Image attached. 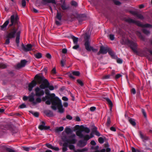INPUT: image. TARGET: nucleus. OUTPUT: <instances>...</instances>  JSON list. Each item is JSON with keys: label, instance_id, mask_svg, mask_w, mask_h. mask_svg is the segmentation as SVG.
<instances>
[{"label": "nucleus", "instance_id": "4c0bfd02", "mask_svg": "<svg viewBox=\"0 0 152 152\" xmlns=\"http://www.w3.org/2000/svg\"><path fill=\"white\" fill-rule=\"evenodd\" d=\"M78 83L81 86H83V82L80 80L78 79L77 80Z\"/></svg>", "mask_w": 152, "mask_h": 152}, {"label": "nucleus", "instance_id": "79ce46f5", "mask_svg": "<svg viewBox=\"0 0 152 152\" xmlns=\"http://www.w3.org/2000/svg\"><path fill=\"white\" fill-rule=\"evenodd\" d=\"M110 75H109L104 76L103 77L102 79H107L110 78Z\"/></svg>", "mask_w": 152, "mask_h": 152}, {"label": "nucleus", "instance_id": "a211bd4d", "mask_svg": "<svg viewBox=\"0 0 152 152\" xmlns=\"http://www.w3.org/2000/svg\"><path fill=\"white\" fill-rule=\"evenodd\" d=\"M128 121L133 126H135L136 125V123L135 122V120L133 118H128Z\"/></svg>", "mask_w": 152, "mask_h": 152}, {"label": "nucleus", "instance_id": "5fc2aeb1", "mask_svg": "<svg viewBox=\"0 0 152 152\" xmlns=\"http://www.w3.org/2000/svg\"><path fill=\"white\" fill-rule=\"evenodd\" d=\"M117 62L119 64H121L122 63V60L120 58H118L117 60Z\"/></svg>", "mask_w": 152, "mask_h": 152}, {"label": "nucleus", "instance_id": "13d9d810", "mask_svg": "<svg viewBox=\"0 0 152 152\" xmlns=\"http://www.w3.org/2000/svg\"><path fill=\"white\" fill-rule=\"evenodd\" d=\"M82 152H84L85 151H88V148H83L81 149Z\"/></svg>", "mask_w": 152, "mask_h": 152}, {"label": "nucleus", "instance_id": "2f4dec72", "mask_svg": "<svg viewBox=\"0 0 152 152\" xmlns=\"http://www.w3.org/2000/svg\"><path fill=\"white\" fill-rule=\"evenodd\" d=\"M29 112L36 117H38L39 116V113L38 112H34L32 111H30Z\"/></svg>", "mask_w": 152, "mask_h": 152}, {"label": "nucleus", "instance_id": "e433bc0d", "mask_svg": "<svg viewBox=\"0 0 152 152\" xmlns=\"http://www.w3.org/2000/svg\"><path fill=\"white\" fill-rule=\"evenodd\" d=\"M69 148L70 149L74 150V152H75V150H76L75 149V146L73 145H70L69 146Z\"/></svg>", "mask_w": 152, "mask_h": 152}, {"label": "nucleus", "instance_id": "f704fd0d", "mask_svg": "<svg viewBox=\"0 0 152 152\" xmlns=\"http://www.w3.org/2000/svg\"><path fill=\"white\" fill-rule=\"evenodd\" d=\"M72 74L73 75L76 76H78L80 75V72L77 71L72 72Z\"/></svg>", "mask_w": 152, "mask_h": 152}, {"label": "nucleus", "instance_id": "bf43d9fd", "mask_svg": "<svg viewBox=\"0 0 152 152\" xmlns=\"http://www.w3.org/2000/svg\"><path fill=\"white\" fill-rule=\"evenodd\" d=\"M7 38V39L6 40L5 43L6 44H8L10 43V38Z\"/></svg>", "mask_w": 152, "mask_h": 152}, {"label": "nucleus", "instance_id": "412c9836", "mask_svg": "<svg viewBox=\"0 0 152 152\" xmlns=\"http://www.w3.org/2000/svg\"><path fill=\"white\" fill-rule=\"evenodd\" d=\"M64 128L63 126L57 127L55 129V131L56 132H58L62 131L64 130Z\"/></svg>", "mask_w": 152, "mask_h": 152}, {"label": "nucleus", "instance_id": "ea45409f", "mask_svg": "<svg viewBox=\"0 0 152 152\" xmlns=\"http://www.w3.org/2000/svg\"><path fill=\"white\" fill-rule=\"evenodd\" d=\"M61 7L63 10H66L67 9V7L66 6L64 3L61 5Z\"/></svg>", "mask_w": 152, "mask_h": 152}, {"label": "nucleus", "instance_id": "69168bd1", "mask_svg": "<svg viewBox=\"0 0 152 152\" xmlns=\"http://www.w3.org/2000/svg\"><path fill=\"white\" fill-rule=\"evenodd\" d=\"M56 23L58 26H60L61 25L60 21H58L56 20Z\"/></svg>", "mask_w": 152, "mask_h": 152}, {"label": "nucleus", "instance_id": "ddd939ff", "mask_svg": "<svg viewBox=\"0 0 152 152\" xmlns=\"http://www.w3.org/2000/svg\"><path fill=\"white\" fill-rule=\"evenodd\" d=\"M87 143V141L85 140H80L78 141L77 145L80 147H83L86 145Z\"/></svg>", "mask_w": 152, "mask_h": 152}, {"label": "nucleus", "instance_id": "680f3d73", "mask_svg": "<svg viewBox=\"0 0 152 152\" xmlns=\"http://www.w3.org/2000/svg\"><path fill=\"white\" fill-rule=\"evenodd\" d=\"M46 56L47 58L49 59H50L51 57V55L49 53L46 54Z\"/></svg>", "mask_w": 152, "mask_h": 152}, {"label": "nucleus", "instance_id": "09e8293b", "mask_svg": "<svg viewBox=\"0 0 152 152\" xmlns=\"http://www.w3.org/2000/svg\"><path fill=\"white\" fill-rule=\"evenodd\" d=\"M71 4L72 5L75 7L77 6V3L74 1H72L71 2Z\"/></svg>", "mask_w": 152, "mask_h": 152}, {"label": "nucleus", "instance_id": "7ed1b4c3", "mask_svg": "<svg viewBox=\"0 0 152 152\" xmlns=\"http://www.w3.org/2000/svg\"><path fill=\"white\" fill-rule=\"evenodd\" d=\"M90 36L89 34H88L86 33L85 35V48L88 51H90L91 50L94 52H96L98 51L97 49H94L93 47L90 46L89 45L90 43L89 41L90 38Z\"/></svg>", "mask_w": 152, "mask_h": 152}, {"label": "nucleus", "instance_id": "20e7f679", "mask_svg": "<svg viewBox=\"0 0 152 152\" xmlns=\"http://www.w3.org/2000/svg\"><path fill=\"white\" fill-rule=\"evenodd\" d=\"M20 32L18 31L15 28H13V29H11L10 31L8 32L6 36V38H9L12 39L14 38L16 36L18 32Z\"/></svg>", "mask_w": 152, "mask_h": 152}, {"label": "nucleus", "instance_id": "3c124183", "mask_svg": "<svg viewBox=\"0 0 152 152\" xmlns=\"http://www.w3.org/2000/svg\"><path fill=\"white\" fill-rule=\"evenodd\" d=\"M69 77L72 79H75V78L73 76V74L72 73H69L68 74Z\"/></svg>", "mask_w": 152, "mask_h": 152}, {"label": "nucleus", "instance_id": "1a4fd4ad", "mask_svg": "<svg viewBox=\"0 0 152 152\" xmlns=\"http://www.w3.org/2000/svg\"><path fill=\"white\" fill-rule=\"evenodd\" d=\"M35 95L37 96H43L44 94V91L38 87L36 88L35 90Z\"/></svg>", "mask_w": 152, "mask_h": 152}, {"label": "nucleus", "instance_id": "f257e3e1", "mask_svg": "<svg viewBox=\"0 0 152 152\" xmlns=\"http://www.w3.org/2000/svg\"><path fill=\"white\" fill-rule=\"evenodd\" d=\"M45 93L47 96H49L51 100L54 101L52 102V106H51L52 109L54 110H56L57 107L59 113H63L64 109L63 108L61 100L57 97H56L54 94H50L49 91H47V90H46Z\"/></svg>", "mask_w": 152, "mask_h": 152}, {"label": "nucleus", "instance_id": "72a5a7b5", "mask_svg": "<svg viewBox=\"0 0 152 152\" xmlns=\"http://www.w3.org/2000/svg\"><path fill=\"white\" fill-rule=\"evenodd\" d=\"M66 60L65 59H62L61 61V64L62 66L63 67L66 63Z\"/></svg>", "mask_w": 152, "mask_h": 152}, {"label": "nucleus", "instance_id": "4d7b16f0", "mask_svg": "<svg viewBox=\"0 0 152 152\" xmlns=\"http://www.w3.org/2000/svg\"><path fill=\"white\" fill-rule=\"evenodd\" d=\"M96 109V107H92L90 108V110L91 111H94Z\"/></svg>", "mask_w": 152, "mask_h": 152}, {"label": "nucleus", "instance_id": "603ef678", "mask_svg": "<svg viewBox=\"0 0 152 152\" xmlns=\"http://www.w3.org/2000/svg\"><path fill=\"white\" fill-rule=\"evenodd\" d=\"M142 112L144 116V117L145 118H146V112H145L144 110L143 109H142Z\"/></svg>", "mask_w": 152, "mask_h": 152}, {"label": "nucleus", "instance_id": "dca6fc26", "mask_svg": "<svg viewBox=\"0 0 152 152\" xmlns=\"http://www.w3.org/2000/svg\"><path fill=\"white\" fill-rule=\"evenodd\" d=\"M46 146L49 148L52 149H53L56 151H58L59 150V148L57 147H54L51 145L49 143H47L46 145Z\"/></svg>", "mask_w": 152, "mask_h": 152}, {"label": "nucleus", "instance_id": "37998d69", "mask_svg": "<svg viewBox=\"0 0 152 152\" xmlns=\"http://www.w3.org/2000/svg\"><path fill=\"white\" fill-rule=\"evenodd\" d=\"M6 67L5 64L3 63H0V69H4Z\"/></svg>", "mask_w": 152, "mask_h": 152}, {"label": "nucleus", "instance_id": "6e6d98bb", "mask_svg": "<svg viewBox=\"0 0 152 152\" xmlns=\"http://www.w3.org/2000/svg\"><path fill=\"white\" fill-rule=\"evenodd\" d=\"M22 6L23 7H24L26 5V1L25 0H22Z\"/></svg>", "mask_w": 152, "mask_h": 152}, {"label": "nucleus", "instance_id": "4468645a", "mask_svg": "<svg viewBox=\"0 0 152 152\" xmlns=\"http://www.w3.org/2000/svg\"><path fill=\"white\" fill-rule=\"evenodd\" d=\"M50 128L49 126H45V123L44 121H42L41 124L39 126V128L41 130L43 129L46 130Z\"/></svg>", "mask_w": 152, "mask_h": 152}, {"label": "nucleus", "instance_id": "bb28decb", "mask_svg": "<svg viewBox=\"0 0 152 152\" xmlns=\"http://www.w3.org/2000/svg\"><path fill=\"white\" fill-rule=\"evenodd\" d=\"M93 137V136H89L88 135H86L85 136H83V138L84 139V140L87 141V140H89L90 138Z\"/></svg>", "mask_w": 152, "mask_h": 152}, {"label": "nucleus", "instance_id": "9d476101", "mask_svg": "<svg viewBox=\"0 0 152 152\" xmlns=\"http://www.w3.org/2000/svg\"><path fill=\"white\" fill-rule=\"evenodd\" d=\"M108 50V49L107 47H105L102 46L100 47L99 51L97 53L98 55L101 54H105L106 53Z\"/></svg>", "mask_w": 152, "mask_h": 152}, {"label": "nucleus", "instance_id": "a878e982", "mask_svg": "<svg viewBox=\"0 0 152 152\" xmlns=\"http://www.w3.org/2000/svg\"><path fill=\"white\" fill-rule=\"evenodd\" d=\"M93 130L96 135L98 136H99L100 135V133L97 130V128L96 127H94L93 128Z\"/></svg>", "mask_w": 152, "mask_h": 152}, {"label": "nucleus", "instance_id": "423d86ee", "mask_svg": "<svg viewBox=\"0 0 152 152\" xmlns=\"http://www.w3.org/2000/svg\"><path fill=\"white\" fill-rule=\"evenodd\" d=\"M128 21L129 23H135L137 26H140L142 28L148 27H150L151 26V25L148 24H143L141 23L139 21H135L131 19H128Z\"/></svg>", "mask_w": 152, "mask_h": 152}, {"label": "nucleus", "instance_id": "c03bdc74", "mask_svg": "<svg viewBox=\"0 0 152 152\" xmlns=\"http://www.w3.org/2000/svg\"><path fill=\"white\" fill-rule=\"evenodd\" d=\"M130 12L131 14H132L133 15L136 16L138 13L137 12L135 11H130Z\"/></svg>", "mask_w": 152, "mask_h": 152}, {"label": "nucleus", "instance_id": "58836bf2", "mask_svg": "<svg viewBox=\"0 0 152 152\" xmlns=\"http://www.w3.org/2000/svg\"><path fill=\"white\" fill-rule=\"evenodd\" d=\"M142 30L143 33L146 34L148 35L150 34V32L149 31L145 29H143Z\"/></svg>", "mask_w": 152, "mask_h": 152}, {"label": "nucleus", "instance_id": "c756f323", "mask_svg": "<svg viewBox=\"0 0 152 152\" xmlns=\"http://www.w3.org/2000/svg\"><path fill=\"white\" fill-rule=\"evenodd\" d=\"M35 57L37 58H40L42 57V54L41 53H38L34 54Z\"/></svg>", "mask_w": 152, "mask_h": 152}, {"label": "nucleus", "instance_id": "4be33fe9", "mask_svg": "<svg viewBox=\"0 0 152 152\" xmlns=\"http://www.w3.org/2000/svg\"><path fill=\"white\" fill-rule=\"evenodd\" d=\"M62 16L60 13L58 12L57 10V12L56 18V19H58L59 21H61V19Z\"/></svg>", "mask_w": 152, "mask_h": 152}, {"label": "nucleus", "instance_id": "f03ea898", "mask_svg": "<svg viewBox=\"0 0 152 152\" xmlns=\"http://www.w3.org/2000/svg\"><path fill=\"white\" fill-rule=\"evenodd\" d=\"M36 81L33 80L28 85V90L29 91H31L33 88L36 86L37 82L39 84L42 83L40 85V88L42 89H44L49 84L47 80L43 76H39L37 75L35 76Z\"/></svg>", "mask_w": 152, "mask_h": 152}, {"label": "nucleus", "instance_id": "c9c22d12", "mask_svg": "<svg viewBox=\"0 0 152 152\" xmlns=\"http://www.w3.org/2000/svg\"><path fill=\"white\" fill-rule=\"evenodd\" d=\"M98 141L101 144L103 143L104 142V140L102 137H100L98 139Z\"/></svg>", "mask_w": 152, "mask_h": 152}, {"label": "nucleus", "instance_id": "39448f33", "mask_svg": "<svg viewBox=\"0 0 152 152\" xmlns=\"http://www.w3.org/2000/svg\"><path fill=\"white\" fill-rule=\"evenodd\" d=\"M122 44H126L129 46L134 51H135L136 48L137 47V44L135 42L130 41L128 39L126 40L125 42H122Z\"/></svg>", "mask_w": 152, "mask_h": 152}, {"label": "nucleus", "instance_id": "0eeeda50", "mask_svg": "<svg viewBox=\"0 0 152 152\" xmlns=\"http://www.w3.org/2000/svg\"><path fill=\"white\" fill-rule=\"evenodd\" d=\"M72 136L74 137V138L72 139L68 140L66 136L62 137L61 139L64 142H65L66 143H67V144L68 143L75 144L76 141V139L75 138V135L74 134L72 135Z\"/></svg>", "mask_w": 152, "mask_h": 152}, {"label": "nucleus", "instance_id": "0e129e2a", "mask_svg": "<svg viewBox=\"0 0 152 152\" xmlns=\"http://www.w3.org/2000/svg\"><path fill=\"white\" fill-rule=\"evenodd\" d=\"M121 75L120 74H118L116 75L115 78L116 79H117L121 76Z\"/></svg>", "mask_w": 152, "mask_h": 152}, {"label": "nucleus", "instance_id": "338daca9", "mask_svg": "<svg viewBox=\"0 0 152 152\" xmlns=\"http://www.w3.org/2000/svg\"><path fill=\"white\" fill-rule=\"evenodd\" d=\"M7 150L9 152H15V151L10 148H7Z\"/></svg>", "mask_w": 152, "mask_h": 152}, {"label": "nucleus", "instance_id": "7c9ffc66", "mask_svg": "<svg viewBox=\"0 0 152 152\" xmlns=\"http://www.w3.org/2000/svg\"><path fill=\"white\" fill-rule=\"evenodd\" d=\"M105 100L110 106L112 107L113 105L112 103L111 100L108 98H106Z\"/></svg>", "mask_w": 152, "mask_h": 152}, {"label": "nucleus", "instance_id": "9b49d317", "mask_svg": "<svg viewBox=\"0 0 152 152\" xmlns=\"http://www.w3.org/2000/svg\"><path fill=\"white\" fill-rule=\"evenodd\" d=\"M22 48L23 50L26 52L32 50V45H31L27 44L24 45L23 44L22 45Z\"/></svg>", "mask_w": 152, "mask_h": 152}, {"label": "nucleus", "instance_id": "f8f14e48", "mask_svg": "<svg viewBox=\"0 0 152 152\" xmlns=\"http://www.w3.org/2000/svg\"><path fill=\"white\" fill-rule=\"evenodd\" d=\"M18 17L17 15H12L11 17V23L10 26H12L14 23H16L18 20Z\"/></svg>", "mask_w": 152, "mask_h": 152}, {"label": "nucleus", "instance_id": "6ab92c4d", "mask_svg": "<svg viewBox=\"0 0 152 152\" xmlns=\"http://www.w3.org/2000/svg\"><path fill=\"white\" fill-rule=\"evenodd\" d=\"M139 133L141 138L143 141H145L148 139V137L146 136H144L141 131L139 132Z\"/></svg>", "mask_w": 152, "mask_h": 152}, {"label": "nucleus", "instance_id": "de8ad7c7", "mask_svg": "<svg viewBox=\"0 0 152 152\" xmlns=\"http://www.w3.org/2000/svg\"><path fill=\"white\" fill-rule=\"evenodd\" d=\"M84 131L87 133H89L90 132V129L88 128H85L84 129Z\"/></svg>", "mask_w": 152, "mask_h": 152}, {"label": "nucleus", "instance_id": "f3484780", "mask_svg": "<svg viewBox=\"0 0 152 152\" xmlns=\"http://www.w3.org/2000/svg\"><path fill=\"white\" fill-rule=\"evenodd\" d=\"M44 4H46L47 3H52L53 4H56L55 0H42Z\"/></svg>", "mask_w": 152, "mask_h": 152}, {"label": "nucleus", "instance_id": "6e6552de", "mask_svg": "<svg viewBox=\"0 0 152 152\" xmlns=\"http://www.w3.org/2000/svg\"><path fill=\"white\" fill-rule=\"evenodd\" d=\"M29 101L32 102L33 103L36 104L37 103H40L41 102V99L40 97H37L35 100L34 98V96L31 95L28 97Z\"/></svg>", "mask_w": 152, "mask_h": 152}, {"label": "nucleus", "instance_id": "49530a36", "mask_svg": "<svg viewBox=\"0 0 152 152\" xmlns=\"http://www.w3.org/2000/svg\"><path fill=\"white\" fill-rule=\"evenodd\" d=\"M49 84L48 85V86L46 88L48 87L50 90H53L54 89V87L53 86H48Z\"/></svg>", "mask_w": 152, "mask_h": 152}, {"label": "nucleus", "instance_id": "8fccbe9b", "mask_svg": "<svg viewBox=\"0 0 152 152\" xmlns=\"http://www.w3.org/2000/svg\"><path fill=\"white\" fill-rule=\"evenodd\" d=\"M26 105L24 103L22 104L21 105H20L19 107L20 108H23L26 107Z\"/></svg>", "mask_w": 152, "mask_h": 152}, {"label": "nucleus", "instance_id": "774afa93", "mask_svg": "<svg viewBox=\"0 0 152 152\" xmlns=\"http://www.w3.org/2000/svg\"><path fill=\"white\" fill-rule=\"evenodd\" d=\"M132 152H137L138 151L136 150L134 147H132Z\"/></svg>", "mask_w": 152, "mask_h": 152}, {"label": "nucleus", "instance_id": "473e14b6", "mask_svg": "<svg viewBox=\"0 0 152 152\" xmlns=\"http://www.w3.org/2000/svg\"><path fill=\"white\" fill-rule=\"evenodd\" d=\"M111 123V120L110 117H108L107 120L106 125L107 126H109Z\"/></svg>", "mask_w": 152, "mask_h": 152}, {"label": "nucleus", "instance_id": "052dcab7", "mask_svg": "<svg viewBox=\"0 0 152 152\" xmlns=\"http://www.w3.org/2000/svg\"><path fill=\"white\" fill-rule=\"evenodd\" d=\"M51 72L52 73L54 74H56V68L55 67H54L52 70Z\"/></svg>", "mask_w": 152, "mask_h": 152}, {"label": "nucleus", "instance_id": "a18cd8bd", "mask_svg": "<svg viewBox=\"0 0 152 152\" xmlns=\"http://www.w3.org/2000/svg\"><path fill=\"white\" fill-rule=\"evenodd\" d=\"M136 16L141 19H143V17L142 15L140 14H138V13Z\"/></svg>", "mask_w": 152, "mask_h": 152}, {"label": "nucleus", "instance_id": "b1692460", "mask_svg": "<svg viewBox=\"0 0 152 152\" xmlns=\"http://www.w3.org/2000/svg\"><path fill=\"white\" fill-rule=\"evenodd\" d=\"M68 145L67 143H66L65 142L63 144V147L62 148V151H67V146Z\"/></svg>", "mask_w": 152, "mask_h": 152}, {"label": "nucleus", "instance_id": "2eb2a0df", "mask_svg": "<svg viewBox=\"0 0 152 152\" xmlns=\"http://www.w3.org/2000/svg\"><path fill=\"white\" fill-rule=\"evenodd\" d=\"M27 63V61L25 60H22L21 61L20 63L18 64L17 65L18 68H21L25 66Z\"/></svg>", "mask_w": 152, "mask_h": 152}, {"label": "nucleus", "instance_id": "a19ab883", "mask_svg": "<svg viewBox=\"0 0 152 152\" xmlns=\"http://www.w3.org/2000/svg\"><path fill=\"white\" fill-rule=\"evenodd\" d=\"M109 38L111 40H114L115 38L114 35L112 34L110 35Z\"/></svg>", "mask_w": 152, "mask_h": 152}, {"label": "nucleus", "instance_id": "cd10ccee", "mask_svg": "<svg viewBox=\"0 0 152 152\" xmlns=\"http://www.w3.org/2000/svg\"><path fill=\"white\" fill-rule=\"evenodd\" d=\"M73 39V42L75 44H77V43L78 41V39L76 37L74 36H73L72 37Z\"/></svg>", "mask_w": 152, "mask_h": 152}, {"label": "nucleus", "instance_id": "393cba45", "mask_svg": "<svg viewBox=\"0 0 152 152\" xmlns=\"http://www.w3.org/2000/svg\"><path fill=\"white\" fill-rule=\"evenodd\" d=\"M20 34V32H18L16 39V43L18 44L19 43V36Z\"/></svg>", "mask_w": 152, "mask_h": 152}, {"label": "nucleus", "instance_id": "5701e85b", "mask_svg": "<svg viewBox=\"0 0 152 152\" xmlns=\"http://www.w3.org/2000/svg\"><path fill=\"white\" fill-rule=\"evenodd\" d=\"M76 135L82 138L83 137V135L82 134V131L80 130L77 131L76 132Z\"/></svg>", "mask_w": 152, "mask_h": 152}, {"label": "nucleus", "instance_id": "c85d7f7f", "mask_svg": "<svg viewBox=\"0 0 152 152\" xmlns=\"http://www.w3.org/2000/svg\"><path fill=\"white\" fill-rule=\"evenodd\" d=\"M72 130L70 128L66 127L65 129V132L67 134H69L71 132Z\"/></svg>", "mask_w": 152, "mask_h": 152}, {"label": "nucleus", "instance_id": "e2e57ef3", "mask_svg": "<svg viewBox=\"0 0 152 152\" xmlns=\"http://www.w3.org/2000/svg\"><path fill=\"white\" fill-rule=\"evenodd\" d=\"M109 54L112 56H114V53L111 50H110L108 51Z\"/></svg>", "mask_w": 152, "mask_h": 152}, {"label": "nucleus", "instance_id": "864d4df0", "mask_svg": "<svg viewBox=\"0 0 152 152\" xmlns=\"http://www.w3.org/2000/svg\"><path fill=\"white\" fill-rule=\"evenodd\" d=\"M75 45L72 48L74 49H77L79 48V46L77 44Z\"/></svg>", "mask_w": 152, "mask_h": 152}, {"label": "nucleus", "instance_id": "aec40b11", "mask_svg": "<svg viewBox=\"0 0 152 152\" xmlns=\"http://www.w3.org/2000/svg\"><path fill=\"white\" fill-rule=\"evenodd\" d=\"M9 20H7L5 22L4 24L1 26V30H3L6 29L7 26L9 23Z\"/></svg>", "mask_w": 152, "mask_h": 152}]
</instances>
